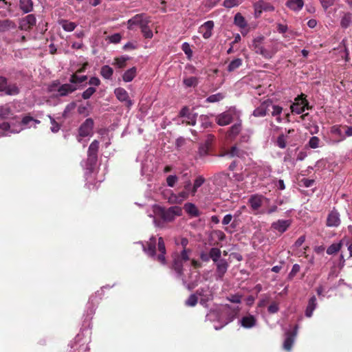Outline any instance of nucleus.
Wrapping results in <instances>:
<instances>
[{
    "label": "nucleus",
    "instance_id": "obj_61",
    "mask_svg": "<svg viewBox=\"0 0 352 352\" xmlns=\"http://www.w3.org/2000/svg\"><path fill=\"white\" fill-rule=\"evenodd\" d=\"M122 38L121 34L119 33H116L114 34L109 36V40L112 43H118L120 42Z\"/></svg>",
    "mask_w": 352,
    "mask_h": 352
},
{
    "label": "nucleus",
    "instance_id": "obj_4",
    "mask_svg": "<svg viewBox=\"0 0 352 352\" xmlns=\"http://www.w3.org/2000/svg\"><path fill=\"white\" fill-rule=\"evenodd\" d=\"M0 92L8 96H16L19 94L20 89L16 83L8 84L6 77L0 76Z\"/></svg>",
    "mask_w": 352,
    "mask_h": 352
},
{
    "label": "nucleus",
    "instance_id": "obj_21",
    "mask_svg": "<svg viewBox=\"0 0 352 352\" xmlns=\"http://www.w3.org/2000/svg\"><path fill=\"white\" fill-rule=\"evenodd\" d=\"M240 311V308L239 307L232 308L229 305H225V312L228 315L227 321L226 324H228L229 322L234 320V319L237 316L238 313Z\"/></svg>",
    "mask_w": 352,
    "mask_h": 352
},
{
    "label": "nucleus",
    "instance_id": "obj_34",
    "mask_svg": "<svg viewBox=\"0 0 352 352\" xmlns=\"http://www.w3.org/2000/svg\"><path fill=\"white\" fill-rule=\"evenodd\" d=\"M210 254V259H212V261L216 263L219 261H220L221 258V251L218 248H212L209 251Z\"/></svg>",
    "mask_w": 352,
    "mask_h": 352
},
{
    "label": "nucleus",
    "instance_id": "obj_17",
    "mask_svg": "<svg viewBox=\"0 0 352 352\" xmlns=\"http://www.w3.org/2000/svg\"><path fill=\"white\" fill-rule=\"evenodd\" d=\"M157 248L160 254L156 257V259L162 265L166 263L165 254L166 253L165 243L162 237L158 239Z\"/></svg>",
    "mask_w": 352,
    "mask_h": 352
},
{
    "label": "nucleus",
    "instance_id": "obj_20",
    "mask_svg": "<svg viewBox=\"0 0 352 352\" xmlns=\"http://www.w3.org/2000/svg\"><path fill=\"white\" fill-rule=\"evenodd\" d=\"M17 25L14 21L10 19L0 20V32H6L16 30Z\"/></svg>",
    "mask_w": 352,
    "mask_h": 352
},
{
    "label": "nucleus",
    "instance_id": "obj_22",
    "mask_svg": "<svg viewBox=\"0 0 352 352\" xmlns=\"http://www.w3.org/2000/svg\"><path fill=\"white\" fill-rule=\"evenodd\" d=\"M76 90V87L72 84H63L58 88V95L60 96H66Z\"/></svg>",
    "mask_w": 352,
    "mask_h": 352
},
{
    "label": "nucleus",
    "instance_id": "obj_29",
    "mask_svg": "<svg viewBox=\"0 0 352 352\" xmlns=\"http://www.w3.org/2000/svg\"><path fill=\"white\" fill-rule=\"evenodd\" d=\"M286 6L292 10L299 11L302 8L304 1L303 0H288Z\"/></svg>",
    "mask_w": 352,
    "mask_h": 352
},
{
    "label": "nucleus",
    "instance_id": "obj_14",
    "mask_svg": "<svg viewBox=\"0 0 352 352\" xmlns=\"http://www.w3.org/2000/svg\"><path fill=\"white\" fill-rule=\"evenodd\" d=\"M216 276L217 279H222L226 273L229 264L225 258H221L216 263Z\"/></svg>",
    "mask_w": 352,
    "mask_h": 352
},
{
    "label": "nucleus",
    "instance_id": "obj_6",
    "mask_svg": "<svg viewBox=\"0 0 352 352\" xmlns=\"http://www.w3.org/2000/svg\"><path fill=\"white\" fill-rule=\"evenodd\" d=\"M236 116V111L234 109H230L221 113L217 115L215 118V122L219 126H226L230 124L234 120Z\"/></svg>",
    "mask_w": 352,
    "mask_h": 352
},
{
    "label": "nucleus",
    "instance_id": "obj_63",
    "mask_svg": "<svg viewBox=\"0 0 352 352\" xmlns=\"http://www.w3.org/2000/svg\"><path fill=\"white\" fill-rule=\"evenodd\" d=\"M138 47V45L136 43H132V42H128L123 46V50L128 51V50H135Z\"/></svg>",
    "mask_w": 352,
    "mask_h": 352
},
{
    "label": "nucleus",
    "instance_id": "obj_43",
    "mask_svg": "<svg viewBox=\"0 0 352 352\" xmlns=\"http://www.w3.org/2000/svg\"><path fill=\"white\" fill-rule=\"evenodd\" d=\"M149 23H145L140 27L141 32L146 38H151L153 36V32L148 27Z\"/></svg>",
    "mask_w": 352,
    "mask_h": 352
},
{
    "label": "nucleus",
    "instance_id": "obj_39",
    "mask_svg": "<svg viewBox=\"0 0 352 352\" xmlns=\"http://www.w3.org/2000/svg\"><path fill=\"white\" fill-rule=\"evenodd\" d=\"M291 109L293 113L296 114H301L305 111L303 104H301V100H295V102L291 105Z\"/></svg>",
    "mask_w": 352,
    "mask_h": 352
},
{
    "label": "nucleus",
    "instance_id": "obj_48",
    "mask_svg": "<svg viewBox=\"0 0 352 352\" xmlns=\"http://www.w3.org/2000/svg\"><path fill=\"white\" fill-rule=\"evenodd\" d=\"M87 76H78L77 74H73L70 78L69 82L72 84H77V83H81L87 80Z\"/></svg>",
    "mask_w": 352,
    "mask_h": 352
},
{
    "label": "nucleus",
    "instance_id": "obj_19",
    "mask_svg": "<svg viewBox=\"0 0 352 352\" xmlns=\"http://www.w3.org/2000/svg\"><path fill=\"white\" fill-rule=\"evenodd\" d=\"M270 102L265 101L262 102L259 107L254 110L252 115L254 117L265 116L267 112L270 111L269 107H270Z\"/></svg>",
    "mask_w": 352,
    "mask_h": 352
},
{
    "label": "nucleus",
    "instance_id": "obj_36",
    "mask_svg": "<svg viewBox=\"0 0 352 352\" xmlns=\"http://www.w3.org/2000/svg\"><path fill=\"white\" fill-rule=\"evenodd\" d=\"M351 22L352 14L350 12H346L341 19L340 25L342 28L346 29L350 26Z\"/></svg>",
    "mask_w": 352,
    "mask_h": 352
},
{
    "label": "nucleus",
    "instance_id": "obj_23",
    "mask_svg": "<svg viewBox=\"0 0 352 352\" xmlns=\"http://www.w3.org/2000/svg\"><path fill=\"white\" fill-rule=\"evenodd\" d=\"M241 325L246 329L254 327L256 324V320L252 315H248L241 318L240 321Z\"/></svg>",
    "mask_w": 352,
    "mask_h": 352
},
{
    "label": "nucleus",
    "instance_id": "obj_24",
    "mask_svg": "<svg viewBox=\"0 0 352 352\" xmlns=\"http://www.w3.org/2000/svg\"><path fill=\"white\" fill-rule=\"evenodd\" d=\"M242 129L241 121L233 124L227 131L226 135L229 139H234L241 132Z\"/></svg>",
    "mask_w": 352,
    "mask_h": 352
},
{
    "label": "nucleus",
    "instance_id": "obj_33",
    "mask_svg": "<svg viewBox=\"0 0 352 352\" xmlns=\"http://www.w3.org/2000/svg\"><path fill=\"white\" fill-rule=\"evenodd\" d=\"M345 241V239H342L339 243H333L331 244L327 250V254H329V255H332V254H334L337 252H338L343 243H344Z\"/></svg>",
    "mask_w": 352,
    "mask_h": 352
},
{
    "label": "nucleus",
    "instance_id": "obj_62",
    "mask_svg": "<svg viewBox=\"0 0 352 352\" xmlns=\"http://www.w3.org/2000/svg\"><path fill=\"white\" fill-rule=\"evenodd\" d=\"M322 8L326 10H327L329 7L332 6L336 0H319Z\"/></svg>",
    "mask_w": 352,
    "mask_h": 352
},
{
    "label": "nucleus",
    "instance_id": "obj_25",
    "mask_svg": "<svg viewBox=\"0 0 352 352\" xmlns=\"http://www.w3.org/2000/svg\"><path fill=\"white\" fill-rule=\"evenodd\" d=\"M19 6L24 14H27L33 10L34 3L32 0H19Z\"/></svg>",
    "mask_w": 352,
    "mask_h": 352
},
{
    "label": "nucleus",
    "instance_id": "obj_57",
    "mask_svg": "<svg viewBox=\"0 0 352 352\" xmlns=\"http://www.w3.org/2000/svg\"><path fill=\"white\" fill-rule=\"evenodd\" d=\"M279 310V305L276 302H272L268 307L267 311L270 314H276Z\"/></svg>",
    "mask_w": 352,
    "mask_h": 352
},
{
    "label": "nucleus",
    "instance_id": "obj_42",
    "mask_svg": "<svg viewBox=\"0 0 352 352\" xmlns=\"http://www.w3.org/2000/svg\"><path fill=\"white\" fill-rule=\"evenodd\" d=\"M10 115H12V110L8 104L0 107V118L1 119H7Z\"/></svg>",
    "mask_w": 352,
    "mask_h": 352
},
{
    "label": "nucleus",
    "instance_id": "obj_3",
    "mask_svg": "<svg viewBox=\"0 0 352 352\" xmlns=\"http://www.w3.org/2000/svg\"><path fill=\"white\" fill-rule=\"evenodd\" d=\"M157 214L166 222L173 221L177 217L182 215V209L179 206H171L168 208L160 207Z\"/></svg>",
    "mask_w": 352,
    "mask_h": 352
},
{
    "label": "nucleus",
    "instance_id": "obj_35",
    "mask_svg": "<svg viewBox=\"0 0 352 352\" xmlns=\"http://www.w3.org/2000/svg\"><path fill=\"white\" fill-rule=\"evenodd\" d=\"M243 151L240 150L236 146H233L230 147L226 151L225 155H228L230 157H241L243 156Z\"/></svg>",
    "mask_w": 352,
    "mask_h": 352
},
{
    "label": "nucleus",
    "instance_id": "obj_15",
    "mask_svg": "<svg viewBox=\"0 0 352 352\" xmlns=\"http://www.w3.org/2000/svg\"><path fill=\"white\" fill-rule=\"evenodd\" d=\"M143 250L149 256L155 257L156 254V238L151 236L146 245H142Z\"/></svg>",
    "mask_w": 352,
    "mask_h": 352
},
{
    "label": "nucleus",
    "instance_id": "obj_58",
    "mask_svg": "<svg viewBox=\"0 0 352 352\" xmlns=\"http://www.w3.org/2000/svg\"><path fill=\"white\" fill-rule=\"evenodd\" d=\"M276 142L278 147L285 148L287 145L285 136L283 134L278 135Z\"/></svg>",
    "mask_w": 352,
    "mask_h": 352
},
{
    "label": "nucleus",
    "instance_id": "obj_12",
    "mask_svg": "<svg viewBox=\"0 0 352 352\" xmlns=\"http://www.w3.org/2000/svg\"><path fill=\"white\" fill-rule=\"evenodd\" d=\"M298 326H295L294 329L292 331H287L285 333V339L283 342V349L286 351H290L293 346L295 338L297 334Z\"/></svg>",
    "mask_w": 352,
    "mask_h": 352
},
{
    "label": "nucleus",
    "instance_id": "obj_37",
    "mask_svg": "<svg viewBox=\"0 0 352 352\" xmlns=\"http://www.w3.org/2000/svg\"><path fill=\"white\" fill-rule=\"evenodd\" d=\"M243 63V60L241 58H237L232 60L228 65L227 70L229 72H232L239 68Z\"/></svg>",
    "mask_w": 352,
    "mask_h": 352
},
{
    "label": "nucleus",
    "instance_id": "obj_56",
    "mask_svg": "<svg viewBox=\"0 0 352 352\" xmlns=\"http://www.w3.org/2000/svg\"><path fill=\"white\" fill-rule=\"evenodd\" d=\"M320 139L316 136H313L310 138L308 144L311 148H317L319 147Z\"/></svg>",
    "mask_w": 352,
    "mask_h": 352
},
{
    "label": "nucleus",
    "instance_id": "obj_50",
    "mask_svg": "<svg viewBox=\"0 0 352 352\" xmlns=\"http://www.w3.org/2000/svg\"><path fill=\"white\" fill-rule=\"evenodd\" d=\"M182 50L187 56L188 60H190L192 56V50L190 48L189 43L185 42L182 45Z\"/></svg>",
    "mask_w": 352,
    "mask_h": 352
},
{
    "label": "nucleus",
    "instance_id": "obj_5",
    "mask_svg": "<svg viewBox=\"0 0 352 352\" xmlns=\"http://www.w3.org/2000/svg\"><path fill=\"white\" fill-rule=\"evenodd\" d=\"M270 199L263 195H252L248 199V204L253 211H256L259 214L260 208L265 203H269Z\"/></svg>",
    "mask_w": 352,
    "mask_h": 352
},
{
    "label": "nucleus",
    "instance_id": "obj_2",
    "mask_svg": "<svg viewBox=\"0 0 352 352\" xmlns=\"http://www.w3.org/2000/svg\"><path fill=\"white\" fill-rule=\"evenodd\" d=\"M99 145V142L95 140L90 144L88 148L86 167L91 173L94 171L98 162Z\"/></svg>",
    "mask_w": 352,
    "mask_h": 352
},
{
    "label": "nucleus",
    "instance_id": "obj_8",
    "mask_svg": "<svg viewBox=\"0 0 352 352\" xmlns=\"http://www.w3.org/2000/svg\"><path fill=\"white\" fill-rule=\"evenodd\" d=\"M291 225L292 220L290 219H278L272 223L271 229L280 235L285 232Z\"/></svg>",
    "mask_w": 352,
    "mask_h": 352
},
{
    "label": "nucleus",
    "instance_id": "obj_9",
    "mask_svg": "<svg viewBox=\"0 0 352 352\" xmlns=\"http://www.w3.org/2000/svg\"><path fill=\"white\" fill-rule=\"evenodd\" d=\"M145 23H151V18L144 14H136L128 21V29L133 30L134 25H139L140 28Z\"/></svg>",
    "mask_w": 352,
    "mask_h": 352
},
{
    "label": "nucleus",
    "instance_id": "obj_54",
    "mask_svg": "<svg viewBox=\"0 0 352 352\" xmlns=\"http://www.w3.org/2000/svg\"><path fill=\"white\" fill-rule=\"evenodd\" d=\"M241 3V0H224L223 6L227 8H232L234 6H239Z\"/></svg>",
    "mask_w": 352,
    "mask_h": 352
},
{
    "label": "nucleus",
    "instance_id": "obj_38",
    "mask_svg": "<svg viewBox=\"0 0 352 352\" xmlns=\"http://www.w3.org/2000/svg\"><path fill=\"white\" fill-rule=\"evenodd\" d=\"M183 83L186 87H195L199 83V79L195 76L184 78Z\"/></svg>",
    "mask_w": 352,
    "mask_h": 352
},
{
    "label": "nucleus",
    "instance_id": "obj_26",
    "mask_svg": "<svg viewBox=\"0 0 352 352\" xmlns=\"http://www.w3.org/2000/svg\"><path fill=\"white\" fill-rule=\"evenodd\" d=\"M186 212L191 217H197L200 215V212L197 207L192 203H186L184 206Z\"/></svg>",
    "mask_w": 352,
    "mask_h": 352
},
{
    "label": "nucleus",
    "instance_id": "obj_46",
    "mask_svg": "<svg viewBox=\"0 0 352 352\" xmlns=\"http://www.w3.org/2000/svg\"><path fill=\"white\" fill-rule=\"evenodd\" d=\"M224 98L225 95L223 93H217L208 96L206 98V102L210 103L217 102L223 100Z\"/></svg>",
    "mask_w": 352,
    "mask_h": 352
},
{
    "label": "nucleus",
    "instance_id": "obj_53",
    "mask_svg": "<svg viewBox=\"0 0 352 352\" xmlns=\"http://www.w3.org/2000/svg\"><path fill=\"white\" fill-rule=\"evenodd\" d=\"M47 116L50 118V122L52 124V126L50 128L51 131L53 133H57L60 129V125L50 115H48Z\"/></svg>",
    "mask_w": 352,
    "mask_h": 352
},
{
    "label": "nucleus",
    "instance_id": "obj_18",
    "mask_svg": "<svg viewBox=\"0 0 352 352\" xmlns=\"http://www.w3.org/2000/svg\"><path fill=\"white\" fill-rule=\"evenodd\" d=\"M340 224V214L336 210H331L328 214L327 226L329 227H338Z\"/></svg>",
    "mask_w": 352,
    "mask_h": 352
},
{
    "label": "nucleus",
    "instance_id": "obj_7",
    "mask_svg": "<svg viewBox=\"0 0 352 352\" xmlns=\"http://www.w3.org/2000/svg\"><path fill=\"white\" fill-rule=\"evenodd\" d=\"M36 18L34 14H29L19 19V29L22 31L30 32L36 25Z\"/></svg>",
    "mask_w": 352,
    "mask_h": 352
},
{
    "label": "nucleus",
    "instance_id": "obj_44",
    "mask_svg": "<svg viewBox=\"0 0 352 352\" xmlns=\"http://www.w3.org/2000/svg\"><path fill=\"white\" fill-rule=\"evenodd\" d=\"M197 114L195 113L188 114V116L182 120V123L186 124V125L195 126L197 122Z\"/></svg>",
    "mask_w": 352,
    "mask_h": 352
},
{
    "label": "nucleus",
    "instance_id": "obj_52",
    "mask_svg": "<svg viewBox=\"0 0 352 352\" xmlns=\"http://www.w3.org/2000/svg\"><path fill=\"white\" fill-rule=\"evenodd\" d=\"M295 100H301V104H303L304 109H309L312 107L309 106L308 100L306 99V95L304 94H301L300 96L295 98Z\"/></svg>",
    "mask_w": 352,
    "mask_h": 352
},
{
    "label": "nucleus",
    "instance_id": "obj_27",
    "mask_svg": "<svg viewBox=\"0 0 352 352\" xmlns=\"http://www.w3.org/2000/svg\"><path fill=\"white\" fill-rule=\"evenodd\" d=\"M190 195L188 191L183 190L179 192L177 195L172 193V198H175V200H170L171 204H182L183 201L187 199Z\"/></svg>",
    "mask_w": 352,
    "mask_h": 352
},
{
    "label": "nucleus",
    "instance_id": "obj_59",
    "mask_svg": "<svg viewBox=\"0 0 352 352\" xmlns=\"http://www.w3.org/2000/svg\"><path fill=\"white\" fill-rule=\"evenodd\" d=\"M212 233L219 241H223L226 239L225 233L220 230H213Z\"/></svg>",
    "mask_w": 352,
    "mask_h": 352
},
{
    "label": "nucleus",
    "instance_id": "obj_64",
    "mask_svg": "<svg viewBox=\"0 0 352 352\" xmlns=\"http://www.w3.org/2000/svg\"><path fill=\"white\" fill-rule=\"evenodd\" d=\"M209 148L208 145L202 144L199 148V153L201 156H205L208 154Z\"/></svg>",
    "mask_w": 352,
    "mask_h": 352
},
{
    "label": "nucleus",
    "instance_id": "obj_51",
    "mask_svg": "<svg viewBox=\"0 0 352 352\" xmlns=\"http://www.w3.org/2000/svg\"><path fill=\"white\" fill-rule=\"evenodd\" d=\"M198 302V298L196 294H191L186 300L185 305L188 307H195Z\"/></svg>",
    "mask_w": 352,
    "mask_h": 352
},
{
    "label": "nucleus",
    "instance_id": "obj_55",
    "mask_svg": "<svg viewBox=\"0 0 352 352\" xmlns=\"http://www.w3.org/2000/svg\"><path fill=\"white\" fill-rule=\"evenodd\" d=\"M96 91V88L89 87L82 94V97L85 100H87L91 97V96Z\"/></svg>",
    "mask_w": 352,
    "mask_h": 352
},
{
    "label": "nucleus",
    "instance_id": "obj_28",
    "mask_svg": "<svg viewBox=\"0 0 352 352\" xmlns=\"http://www.w3.org/2000/svg\"><path fill=\"white\" fill-rule=\"evenodd\" d=\"M316 301H317V300H316V298L315 296H313L309 300V302H308V304H307V306L306 310H305V316L307 317L310 318L313 315V312L317 306Z\"/></svg>",
    "mask_w": 352,
    "mask_h": 352
},
{
    "label": "nucleus",
    "instance_id": "obj_13",
    "mask_svg": "<svg viewBox=\"0 0 352 352\" xmlns=\"http://www.w3.org/2000/svg\"><path fill=\"white\" fill-rule=\"evenodd\" d=\"M213 28L214 22L208 21L199 28V33L201 34L205 39H208L211 37Z\"/></svg>",
    "mask_w": 352,
    "mask_h": 352
},
{
    "label": "nucleus",
    "instance_id": "obj_1",
    "mask_svg": "<svg viewBox=\"0 0 352 352\" xmlns=\"http://www.w3.org/2000/svg\"><path fill=\"white\" fill-rule=\"evenodd\" d=\"M192 250H182L172 254L171 268L177 273L178 277L184 276V265L190 260Z\"/></svg>",
    "mask_w": 352,
    "mask_h": 352
},
{
    "label": "nucleus",
    "instance_id": "obj_47",
    "mask_svg": "<svg viewBox=\"0 0 352 352\" xmlns=\"http://www.w3.org/2000/svg\"><path fill=\"white\" fill-rule=\"evenodd\" d=\"M270 107L272 108V116L276 117L277 122H280L281 118L280 115L283 111V108L278 105H273L272 104H270Z\"/></svg>",
    "mask_w": 352,
    "mask_h": 352
},
{
    "label": "nucleus",
    "instance_id": "obj_41",
    "mask_svg": "<svg viewBox=\"0 0 352 352\" xmlns=\"http://www.w3.org/2000/svg\"><path fill=\"white\" fill-rule=\"evenodd\" d=\"M234 24L241 28H245L247 26V22L245 18L239 12L234 16Z\"/></svg>",
    "mask_w": 352,
    "mask_h": 352
},
{
    "label": "nucleus",
    "instance_id": "obj_11",
    "mask_svg": "<svg viewBox=\"0 0 352 352\" xmlns=\"http://www.w3.org/2000/svg\"><path fill=\"white\" fill-rule=\"evenodd\" d=\"M256 16H260L262 12H273L274 7L272 4L263 0H259L254 5Z\"/></svg>",
    "mask_w": 352,
    "mask_h": 352
},
{
    "label": "nucleus",
    "instance_id": "obj_45",
    "mask_svg": "<svg viewBox=\"0 0 352 352\" xmlns=\"http://www.w3.org/2000/svg\"><path fill=\"white\" fill-rule=\"evenodd\" d=\"M60 25L64 30L67 32H72L73 31L76 27V24L74 22L69 21L67 20H63L60 21Z\"/></svg>",
    "mask_w": 352,
    "mask_h": 352
},
{
    "label": "nucleus",
    "instance_id": "obj_30",
    "mask_svg": "<svg viewBox=\"0 0 352 352\" xmlns=\"http://www.w3.org/2000/svg\"><path fill=\"white\" fill-rule=\"evenodd\" d=\"M254 50L256 54H261L266 59H270L274 56V53L264 48L262 45H256Z\"/></svg>",
    "mask_w": 352,
    "mask_h": 352
},
{
    "label": "nucleus",
    "instance_id": "obj_16",
    "mask_svg": "<svg viewBox=\"0 0 352 352\" xmlns=\"http://www.w3.org/2000/svg\"><path fill=\"white\" fill-rule=\"evenodd\" d=\"M114 93L120 101L126 102V104L128 107H130L133 104L131 100L129 98V94L127 91L124 88H116Z\"/></svg>",
    "mask_w": 352,
    "mask_h": 352
},
{
    "label": "nucleus",
    "instance_id": "obj_49",
    "mask_svg": "<svg viewBox=\"0 0 352 352\" xmlns=\"http://www.w3.org/2000/svg\"><path fill=\"white\" fill-rule=\"evenodd\" d=\"M129 59V57H117L114 58V64L118 68H124L126 66V62Z\"/></svg>",
    "mask_w": 352,
    "mask_h": 352
},
{
    "label": "nucleus",
    "instance_id": "obj_40",
    "mask_svg": "<svg viewBox=\"0 0 352 352\" xmlns=\"http://www.w3.org/2000/svg\"><path fill=\"white\" fill-rule=\"evenodd\" d=\"M113 74V69L109 65H104L101 67L100 74L105 79H110Z\"/></svg>",
    "mask_w": 352,
    "mask_h": 352
},
{
    "label": "nucleus",
    "instance_id": "obj_32",
    "mask_svg": "<svg viewBox=\"0 0 352 352\" xmlns=\"http://www.w3.org/2000/svg\"><path fill=\"white\" fill-rule=\"evenodd\" d=\"M206 182L205 178L199 175L198 176L194 181V184L192 185V189H191V195L195 196L196 192H197V190L199 187H201L204 182Z\"/></svg>",
    "mask_w": 352,
    "mask_h": 352
},
{
    "label": "nucleus",
    "instance_id": "obj_60",
    "mask_svg": "<svg viewBox=\"0 0 352 352\" xmlns=\"http://www.w3.org/2000/svg\"><path fill=\"white\" fill-rule=\"evenodd\" d=\"M178 180V177L176 175H168L166 178V183L168 186L173 187Z\"/></svg>",
    "mask_w": 352,
    "mask_h": 352
},
{
    "label": "nucleus",
    "instance_id": "obj_10",
    "mask_svg": "<svg viewBox=\"0 0 352 352\" xmlns=\"http://www.w3.org/2000/svg\"><path fill=\"white\" fill-rule=\"evenodd\" d=\"M94 120L92 118H87L79 127V135L82 138L87 137L92 134L94 129Z\"/></svg>",
    "mask_w": 352,
    "mask_h": 352
},
{
    "label": "nucleus",
    "instance_id": "obj_31",
    "mask_svg": "<svg viewBox=\"0 0 352 352\" xmlns=\"http://www.w3.org/2000/svg\"><path fill=\"white\" fill-rule=\"evenodd\" d=\"M137 74V69L135 67H133L129 69L126 70L122 78L124 82H129L133 80V78L136 76Z\"/></svg>",
    "mask_w": 352,
    "mask_h": 352
}]
</instances>
